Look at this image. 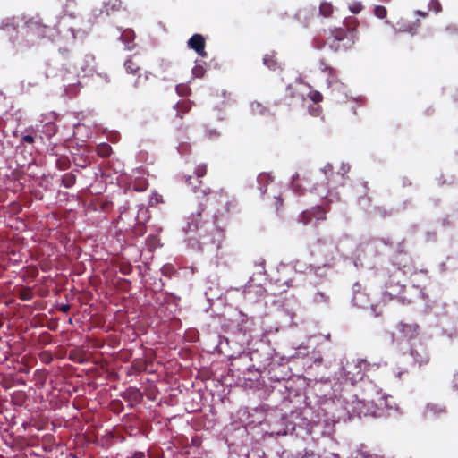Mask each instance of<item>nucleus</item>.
<instances>
[{
    "mask_svg": "<svg viewBox=\"0 0 458 458\" xmlns=\"http://www.w3.org/2000/svg\"><path fill=\"white\" fill-rule=\"evenodd\" d=\"M132 270H133V267L130 263H122L119 266V271L123 275H125V276L131 275Z\"/></svg>",
    "mask_w": 458,
    "mask_h": 458,
    "instance_id": "nucleus-31",
    "label": "nucleus"
},
{
    "mask_svg": "<svg viewBox=\"0 0 458 458\" xmlns=\"http://www.w3.org/2000/svg\"><path fill=\"white\" fill-rule=\"evenodd\" d=\"M446 31L450 34H458V27L456 25H449L446 27Z\"/></svg>",
    "mask_w": 458,
    "mask_h": 458,
    "instance_id": "nucleus-41",
    "label": "nucleus"
},
{
    "mask_svg": "<svg viewBox=\"0 0 458 458\" xmlns=\"http://www.w3.org/2000/svg\"><path fill=\"white\" fill-rule=\"evenodd\" d=\"M359 21L356 18H347L339 27L330 30L327 38L328 47L334 52H343L352 49L359 40Z\"/></svg>",
    "mask_w": 458,
    "mask_h": 458,
    "instance_id": "nucleus-1",
    "label": "nucleus"
},
{
    "mask_svg": "<svg viewBox=\"0 0 458 458\" xmlns=\"http://www.w3.org/2000/svg\"><path fill=\"white\" fill-rule=\"evenodd\" d=\"M47 131L48 132V136L55 133V125L53 123H47L45 125Z\"/></svg>",
    "mask_w": 458,
    "mask_h": 458,
    "instance_id": "nucleus-38",
    "label": "nucleus"
},
{
    "mask_svg": "<svg viewBox=\"0 0 458 458\" xmlns=\"http://www.w3.org/2000/svg\"><path fill=\"white\" fill-rule=\"evenodd\" d=\"M9 27L12 28L13 30H16V27L14 26L13 23L6 24L5 28L8 29Z\"/></svg>",
    "mask_w": 458,
    "mask_h": 458,
    "instance_id": "nucleus-51",
    "label": "nucleus"
},
{
    "mask_svg": "<svg viewBox=\"0 0 458 458\" xmlns=\"http://www.w3.org/2000/svg\"><path fill=\"white\" fill-rule=\"evenodd\" d=\"M112 153V148L108 143H101L97 146V154L101 157H108Z\"/></svg>",
    "mask_w": 458,
    "mask_h": 458,
    "instance_id": "nucleus-23",
    "label": "nucleus"
},
{
    "mask_svg": "<svg viewBox=\"0 0 458 458\" xmlns=\"http://www.w3.org/2000/svg\"><path fill=\"white\" fill-rule=\"evenodd\" d=\"M135 394L140 397V399L141 398V394H140V392L138 390L135 392Z\"/></svg>",
    "mask_w": 458,
    "mask_h": 458,
    "instance_id": "nucleus-55",
    "label": "nucleus"
},
{
    "mask_svg": "<svg viewBox=\"0 0 458 458\" xmlns=\"http://www.w3.org/2000/svg\"><path fill=\"white\" fill-rule=\"evenodd\" d=\"M87 58H89L91 61H94V59H95L94 56H92V55H89V56H87Z\"/></svg>",
    "mask_w": 458,
    "mask_h": 458,
    "instance_id": "nucleus-56",
    "label": "nucleus"
},
{
    "mask_svg": "<svg viewBox=\"0 0 458 458\" xmlns=\"http://www.w3.org/2000/svg\"><path fill=\"white\" fill-rule=\"evenodd\" d=\"M350 10L353 13H358L361 10V4H354L350 7Z\"/></svg>",
    "mask_w": 458,
    "mask_h": 458,
    "instance_id": "nucleus-42",
    "label": "nucleus"
},
{
    "mask_svg": "<svg viewBox=\"0 0 458 458\" xmlns=\"http://www.w3.org/2000/svg\"><path fill=\"white\" fill-rule=\"evenodd\" d=\"M52 341V336L47 332L41 333L39 335V342L40 344L46 345L50 344Z\"/></svg>",
    "mask_w": 458,
    "mask_h": 458,
    "instance_id": "nucleus-33",
    "label": "nucleus"
},
{
    "mask_svg": "<svg viewBox=\"0 0 458 458\" xmlns=\"http://www.w3.org/2000/svg\"><path fill=\"white\" fill-rule=\"evenodd\" d=\"M148 183L144 179H138L134 182L132 187L135 191H144L147 190Z\"/></svg>",
    "mask_w": 458,
    "mask_h": 458,
    "instance_id": "nucleus-28",
    "label": "nucleus"
},
{
    "mask_svg": "<svg viewBox=\"0 0 458 458\" xmlns=\"http://www.w3.org/2000/svg\"><path fill=\"white\" fill-rule=\"evenodd\" d=\"M295 97L293 86L289 85L286 88V98H293Z\"/></svg>",
    "mask_w": 458,
    "mask_h": 458,
    "instance_id": "nucleus-39",
    "label": "nucleus"
},
{
    "mask_svg": "<svg viewBox=\"0 0 458 458\" xmlns=\"http://www.w3.org/2000/svg\"><path fill=\"white\" fill-rule=\"evenodd\" d=\"M250 109L253 114L263 115L267 113V108L259 101H253L250 104Z\"/></svg>",
    "mask_w": 458,
    "mask_h": 458,
    "instance_id": "nucleus-22",
    "label": "nucleus"
},
{
    "mask_svg": "<svg viewBox=\"0 0 458 458\" xmlns=\"http://www.w3.org/2000/svg\"><path fill=\"white\" fill-rule=\"evenodd\" d=\"M76 182V176L72 173H66L62 177V185L65 188L72 187Z\"/></svg>",
    "mask_w": 458,
    "mask_h": 458,
    "instance_id": "nucleus-26",
    "label": "nucleus"
},
{
    "mask_svg": "<svg viewBox=\"0 0 458 458\" xmlns=\"http://www.w3.org/2000/svg\"><path fill=\"white\" fill-rule=\"evenodd\" d=\"M321 270V267L320 266H318L315 267V273L318 275V271Z\"/></svg>",
    "mask_w": 458,
    "mask_h": 458,
    "instance_id": "nucleus-52",
    "label": "nucleus"
},
{
    "mask_svg": "<svg viewBox=\"0 0 458 458\" xmlns=\"http://www.w3.org/2000/svg\"><path fill=\"white\" fill-rule=\"evenodd\" d=\"M71 309V306L69 304H63L61 305L58 310L64 313H67Z\"/></svg>",
    "mask_w": 458,
    "mask_h": 458,
    "instance_id": "nucleus-45",
    "label": "nucleus"
},
{
    "mask_svg": "<svg viewBox=\"0 0 458 458\" xmlns=\"http://www.w3.org/2000/svg\"><path fill=\"white\" fill-rule=\"evenodd\" d=\"M381 2H384V3H388L390 2V0H380Z\"/></svg>",
    "mask_w": 458,
    "mask_h": 458,
    "instance_id": "nucleus-58",
    "label": "nucleus"
},
{
    "mask_svg": "<svg viewBox=\"0 0 458 458\" xmlns=\"http://www.w3.org/2000/svg\"><path fill=\"white\" fill-rule=\"evenodd\" d=\"M319 69L322 72H326L327 69H329V75L332 77L335 76V70L328 65L324 60L319 61Z\"/></svg>",
    "mask_w": 458,
    "mask_h": 458,
    "instance_id": "nucleus-32",
    "label": "nucleus"
},
{
    "mask_svg": "<svg viewBox=\"0 0 458 458\" xmlns=\"http://www.w3.org/2000/svg\"><path fill=\"white\" fill-rule=\"evenodd\" d=\"M446 413L447 410L444 405L433 403L427 404L424 411V415L428 419H440Z\"/></svg>",
    "mask_w": 458,
    "mask_h": 458,
    "instance_id": "nucleus-13",
    "label": "nucleus"
},
{
    "mask_svg": "<svg viewBox=\"0 0 458 458\" xmlns=\"http://www.w3.org/2000/svg\"><path fill=\"white\" fill-rule=\"evenodd\" d=\"M121 0H103V10L108 15L111 12L118 11L121 8Z\"/></svg>",
    "mask_w": 458,
    "mask_h": 458,
    "instance_id": "nucleus-15",
    "label": "nucleus"
},
{
    "mask_svg": "<svg viewBox=\"0 0 458 458\" xmlns=\"http://www.w3.org/2000/svg\"><path fill=\"white\" fill-rule=\"evenodd\" d=\"M428 9L438 13L442 11V5L439 0H430L428 4Z\"/></svg>",
    "mask_w": 458,
    "mask_h": 458,
    "instance_id": "nucleus-30",
    "label": "nucleus"
},
{
    "mask_svg": "<svg viewBox=\"0 0 458 458\" xmlns=\"http://www.w3.org/2000/svg\"><path fill=\"white\" fill-rule=\"evenodd\" d=\"M309 97L314 103H319L323 99V96L318 91H310Z\"/></svg>",
    "mask_w": 458,
    "mask_h": 458,
    "instance_id": "nucleus-34",
    "label": "nucleus"
},
{
    "mask_svg": "<svg viewBox=\"0 0 458 458\" xmlns=\"http://www.w3.org/2000/svg\"><path fill=\"white\" fill-rule=\"evenodd\" d=\"M188 47L194 50L199 56H207V52L205 51L206 42L201 34L196 33L192 35L188 40Z\"/></svg>",
    "mask_w": 458,
    "mask_h": 458,
    "instance_id": "nucleus-12",
    "label": "nucleus"
},
{
    "mask_svg": "<svg viewBox=\"0 0 458 458\" xmlns=\"http://www.w3.org/2000/svg\"><path fill=\"white\" fill-rule=\"evenodd\" d=\"M350 165L348 164H342L339 170L335 172L334 167L331 164H327L323 168V172L327 180V185L332 188H337L344 185L346 182V174L350 171Z\"/></svg>",
    "mask_w": 458,
    "mask_h": 458,
    "instance_id": "nucleus-4",
    "label": "nucleus"
},
{
    "mask_svg": "<svg viewBox=\"0 0 458 458\" xmlns=\"http://www.w3.org/2000/svg\"><path fill=\"white\" fill-rule=\"evenodd\" d=\"M207 174L206 164H199L195 166L193 175H187L185 177L186 184L192 189L194 192H201L204 197H208V201L212 203H218L217 198H226V193L221 190L220 191H213L208 187L201 189L202 181L200 178Z\"/></svg>",
    "mask_w": 458,
    "mask_h": 458,
    "instance_id": "nucleus-3",
    "label": "nucleus"
},
{
    "mask_svg": "<svg viewBox=\"0 0 458 458\" xmlns=\"http://www.w3.org/2000/svg\"><path fill=\"white\" fill-rule=\"evenodd\" d=\"M334 7L331 3L327 1L321 2L319 5V14L325 18L330 17L333 13Z\"/></svg>",
    "mask_w": 458,
    "mask_h": 458,
    "instance_id": "nucleus-20",
    "label": "nucleus"
},
{
    "mask_svg": "<svg viewBox=\"0 0 458 458\" xmlns=\"http://www.w3.org/2000/svg\"><path fill=\"white\" fill-rule=\"evenodd\" d=\"M408 370L407 369H404V370H402V371H398L396 374H395V377L399 379L402 378V375L403 374H408Z\"/></svg>",
    "mask_w": 458,
    "mask_h": 458,
    "instance_id": "nucleus-48",
    "label": "nucleus"
},
{
    "mask_svg": "<svg viewBox=\"0 0 458 458\" xmlns=\"http://www.w3.org/2000/svg\"><path fill=\"white\" fill-rule=\"evenodd\" d=\"M263 64L270 70H276L278 67L277 59L276 53L273 51L269 54H266L263 57Z\"/></svg>",
    "mask_w": 458,
    "mask_h": 458,
    "instance_id": "nucleus-17",
    "label": "nucleus"
},
{
    "mask_svg": "<svg viewBox=\"0 0 458 458\" xmlns=\"http://www.w3.org/2000/svg\"><path fill=\"white\" fill-rule=\"evenodd\" d=\"M312 216L317 221H322L327 219V210L321 206H316L311 208Z\"/></svg>",
    "mask_w": 458,
    "mask_h": 458,
    "instance_id": "nucleus-21",
    "label": "nucleus"
},
{
    "mask_svg": "<svg viewBox=\"0 0 458 458\" xmlns=\"http://www.w3.org/2000/svg\"><path fill=\"white\" fill-rule=\"evenodd\" d=\"M273 181V177L267 173H261L258 178L257 182L259 184V189L261 193H265L267 191V186Z\"/></svg>",
    "mask_w": 458,
    "mask_h": 458,
    "instance_id": "nucleus-16",
    "label": "nucleus"
},
{
    "mask_svg": "<svg viewBox=\"0 0 458 458\" xmlns=\"http://www.w3.org/2000/svg\"><path fill=\"white\" fill-rule=\"evenodd\" d=\"M420 26V21L417 20V21L412 26L406 27L403 30L405 31H408V32H411V33H415Z\"/></svg>",
    "mask_w": 458,
    "mask_h": 458,
    "instance_id": "nucleus-36",
    "label": "nucleus"
},
{
    "mask_svg": "<svg viewBox=\"0 0 458 458\" xmlns=\"http://www.w3.org/2000/svg\"><path fill=\"white\" fill-rule=\"evenodd\" d=\"M404 291L405 285L401 284L395 275H392L386 283L383 298L385 301L398 300L403 302L405 300Z\"/></svg>",
    "mask_w": 458,
    "mask_h": 458,
    "instance_id": "nucleus-6",
    "label": "nucleus"
},
{
    "mask_svg": "<svg viewBox=\"0 0 458 458\" xmlns=\"http://www.w3.org/2000/svg\"><path fill=\"white\" fill-rule=\"evenodd\" d=\"M417 13H418L419 15L423 16V17H425L427 15L426 13H423V12H420V11H418Z\"/></svg>",
    "mask_w": 458,
    "mask_h": 458,
    "instance_id": "nucleus-53",
    "label": "nucleus"
},
{
    "mask_svg": "<svg viewBox=\"0 0 458 458\" xmlns=\"http://www.w3.org/2000/svg\"><path fill=\"white\" fill-rule=\"evenodd\" d=\"M68 2H71V3H76L77 0H67Z\"/></svg>",
    "mask_w": 458,
    "mask_h": 458,
    "instance_id": "nucleus-57",
    "label": "nucleus"
},
{
    "mask_svg": "<svg viewBox=\"0 0 458 458\" xmlns=\"http://www.w3.org/2000/svg\"><path fill=\"white\" fill-rule=\"evenodd\" d=\"M397 327L403 337L408 340L415 339L420 334V326L415 322H400Z\"/></svg>",
    "mask_w": 458,
    "mask_h": 458,
    "instance_id": "nucleus-11",
    "label": "nucleus"
},
{
    "mask_svg": "<svg viewBox=\"0 0 458 458\" xmlns=\"http://www.w3.org/2000/svg\"><path fill=\"white\" fill-rule=\"evenodd\" d=\"M295 183H296V179H295V177H293L292 184H293V187L294 188V191H299V188H298V186H296Z\"/></svg>",
    "mask_w": 458,
    "mask_h": 458,
    "instance_id": "nucleus-50",
    "label": "nucleus"
},
{
    "mask_svg": "<svg viewBox=\"0 0 458 458\" xmlns=\"http://www.w3.org/2000/svg\"><path fill=\"white\" fill-rule=\"evenodd\" d=\"M389 398L392 397L383 393L372 381L364 383L362 402L371 405L373 416H383L393 409Z\"/></svg>",
    "mask_w": 458,
    "mask_h": 458,
    "instance_id": "nucleus-2",
    "label": "nucleus"
},
{
    "mask_svg": "<svg viewBox=\"0 0 458 458\" xmlns=\"http://www.w3.org/2000/svg\"><path fill=\"white\" fill-rule=\"evenodd\" d=\"M126 458H145V454L144 452L138 451L133 453L131 455L127 456Z\"/></svg>",
    "mask_w": 458,
    "mask_h": 458,
    "instance_id": "nucleus-44",
    "label": "nucleus"
},
{
    "mask_svg": "<svg viewBox=\"0 0 458 458\" xmlns=\"http://www.w3.org/2000/svg\"><path fill=\"white\" fill-rule=\"evenodd\" d=\"M124 68L128 73H131V74H135L140 70V65L135 61H133L131 58L127 59L124 62Z\"/></svg>",
    "mask_w": 458,
    "mask_h": 458,
    "instance_id": "nucleus-24",
    "label": "nucleus"
},
{
    "mask_svg": "<svg viewBox=\"0 0 458 458\" xmlns=\"http://www.w3.org/2000/svg\"><path fill=\"white\" fill-rule=\"evenodd\" d=\"M23 28L27 34H35L39 38L48 36L51 28L41 22L40 20L36 18H30L24 22Z\"/></svg>",
    "mask_w": 458,
    "mask_h": 458,
    "instance_id": "nucleus-8",
    "label": "nucleus"
},
{
    "mask_svg": "<svg viewBox=\"0 0 458 458\" xmlns=\"http://www.w3.org/2000/svg\"><path fill=\"white\" fill-rule=\"evenodd\" d=\"M105 81H106V82H109V81H110V80L108 79V76H107L106 74H105Z\"/></svg>",
    "mask_w": 458,
    "mask_h": 458,
    "instance_id": "nucleus-54",
    "label": "nucleus"
},
{
    "mask_svg": "<svg viewBox=\"0 0 458 458\" xmlns=\"http://www.w3.org/2000/svg\"><path fill=\"white\" fill-rule=\"evenodd\" d=\"M191 102L188 99L178 101L173 107V112L169 114V120L172 124L176 126L179 130L183 128L182 120L183 116L191 109Z\"/></svg>",
    "mask_w": 458,
    "mask_h": 458,
    "instance_id": "nucleus-7",
    "label": "nucleus"
},
{
    "mask_svg": "<svg viewBox=\"0 0 458 458\" xmlns=\"http://www.w3.org/2000/svg\"><path fill=\"white\" fill-rule=\"evenodd\" d=\"M335 257L333 251L327 250L321 260H318V262L321 263L323 267H332L335 262Z\"/></svg>",
    "mask_w": 458,
    "mask_h": 458,
    "instance_id": "nucleus-19",
    "label": "nucleus"
},
{
    "mask_svg": "<svg viewBox=\"0 0 458 458\" xmlns=\"http://www.w3.org/2000/svg\"><path fill=\"white\" fill-rule=\"evenodd\" d=\"M315 11L313 9L304 8L300 10L296 14L295 18L297 21L301 22L304 27H307L311 20L315 16Z\"/></svg>",
    "mask_w": 458,
    "mask_h": 458,
    "instance_id": "nucleus-14",
    "label": "nucleus"
},
{
    "mask_svg": "<svg viewBox=\"0 0 458 458\" xmlns=\"http://www.w3.org/2000/svg\"><path fill=\"white\" fill-rule=\"evenodd\" d=\"M322 361H323V358L321 356L314 357V363L317 366L321 365Z\"/></svg>",
    "mask_w": 458,
    "mask_h": 458,
    "instance_id": "nucleus-47",
    "label": "nucleus"
},
{
    "mask_svg": "<svg viewBox=\"0 0 458 458\" xmlns=\"http://www.w3.org/2000/svg\"><path fill=\"white\" fill-rule=\"evenodd\" d=\"M312 219L313 216L311 209L305 210L298 216V222L301 223L303 225H309Z\"/></svg>",
    "mask_w": 458,
    "mask_h": 458,
    "instance_id": "nucleus-27",
    "label": "nucleus"
},
{
    "mask_svg": "<svg viewBox=\"0 0 458 458\" xmlns=\"http://www.w3.org/2000/svg\"><path fill=\"white\" fill-rule=\"evenodd\" d=\"M21 140L25 143H28V144H32L34 142V137L31 136V135H24L22 138H21Z\"/></svg>",
    "mask_w": 458,
    "mask_h": 458,
    "instance_id": "nucleus-43",
    "label": "nucleus"
},
{
    "mask_svg": "<svg viewBox=\"0 0 458 458\" xmlns=\"http://www.w3.org/2000/svg\"><path fill=\"white\" fill-rule=\"evenodd\" d=\"M326 249V242L325 240L319 239L317 242L316 252L318 254H322Z\"/></svg>",
    "mask_w": 458,
    "mask_h": 458,
    "instance_id": "nucleus-35",
    "label": "nucleus"
},
{
    "mask_svg": "<svg viewBox=\"0 0 458 458\" xmlns=\"http://www.w3.org/2000/svg\"><path fill=\"white\" fill-rule=\"evenodd\" d=\"M141 81H142L141 75H139L137 80L134 82V88H136V89L140 88L141 86Z\"/></svg>",
    "mask_w": 458,
    "mask_h": 458,
    "instance_id": "nucleus-46",
    "label": "nucleus"
},
{
    "mask_svg": "<svg viewBox=\"0 0 458 458\" xmlns=\"http://www.w3.org/2000/svg\"><path fill=\"white\" fill-rule=\"evenodd\" d=\"M275 207H276V209L278 210L282 206H283V199L281 197H275Z\"/></svg>",
    "mask_w": 458,
    "mask_h": 458,
    "instance_id": "nucleus-40",
    "label": "nucleus"
},
{
    "mask_svg": "<svg viewBox=\"0 0 458 458\" xmlns=\"http://www.w3.org/2000/svg\"><path fill=\"white\" fill-rule=\"evenodd\" d=\"M370 364L364 359H357L347 363L344 367V373L347 380L352 384L363 379L365 372L369 369Z\"/></svg>",
    "mask_w": 458,
    "mask_h": 458,
    "instance_id": "nucleus-5",
    "label": "nucleus"
},
{
    "mask_svg": "<svg viewBox=\"0 0 458 458\" xmlns=\"http://www.w3.org/2000/svg\"><path fill=\"white\" fill-rule=\"evenodd\" d=\"M329 295L325 292L318 291L312 297V303L316 305L327 304L329 302Z\"/></svg>",
    "mask_w": 458,
    "mask_h": 458,
    "instance_id": "nucleus-18",
    "label": "nucleus"
},
{
    "mask_svg": "<svg viewBox=\"0 0 458 458\" xmlns=\"http://www.w3.org/2000/svg\"><path fill=\"white\" fill-rule=\"evenodd\" d=\"M314 454L313 453L306 452L301 458H313Z\"/></svg>",
    "mask_w": 458,
    "mask_h": 458,
    "instance_id": "nucleus-49",
    "label": "nucleus"
},
{
    "mask_svg": "<svg viewBox=\"0 0 458 458\" xmlns=\"http://www.w3.org/2000/svg\"><path fill=\"white\" fill-rule=\"evenodd\" d=\"M192 72L196 77L200 78L204 74V70L201 66H195L192 70Z\"/></svg>",
    "mask_w": 458,
    "mask_h": 458,
    "instance_id": "nucleus-37",
    "label": "nucleus"
},
{
    "mask_svg": "<svg viewBox=\"0 0 458 458\" xmlns=\"http://www.w3.org/2000/svg\"><path fill=\"white\" fill-rule=\"evenodd\" d=\"M50 360H52V357L51 356L48 357L47 362H49Z\"/></svg>",
    "mask_w": 458,
    "mask_h": 458,
    "instance_id": "nucleus-59",
    "label": "nucleus"
},
{
    "mask_svg": "<svg viewBox=\"0 0 458 458\" xmlns=\"http://www.w3.org/2000/svg\"><path fill=\"white\" fill-rule=\"evenodd\" d=\"M17 296L21 301H30L32 300L34 293L30 287H22L19 290V293H17Z\"/></svg>",
    "mask_w": 458,
    "mask_h": 458,
    "instance_id": "nucleus-25",
    "label": "nucleus"
},
{
    "mask_svg": "<svg viewBox=\"0 0 458 458\" xmlns=\"http://www.w3.org/2000/svg\"><path fill=\"white\" fill-rule=\"evenodd\" d=\"M374 14L379 19H384L386 17L387 11H386V7L381 6V5H377L374 8Z\"/></svg>",
    "mask_w": 458,
    "mask_h": 458,
    "instance_id": "nucleus-29",
    "label": "nucleus"
},
{
    "mask_svg": "<svg viewBox=\"0 0 458 458\" xmlns=\"http://www.w3.org/2000/svg\"><path fill=\"white\" fill-rule=\"evenodd\" d=\"M410 354L413 358L414 363L418 364L419 367L425 366L430 361L428 350L423 344L411 347Z\"/></svg>",
    "mask_w": 458,
    "mask_h": 458,
    "instance_id": "nucleus-9",
    "label": "nucleus"
},
{
    "mask_svg": "<svg viewBox=\"0 0 458 458\" xmlns=\"http://www.w3.org/2000/svg\"><path fill=\"white\" fill-rule=\"evenodd\" d=\"M292 274L293 271H277L276 275L274 276L271 280L281 292H284L293 285V278L290 276Z\"/></svg>",
    "mask_w": 458,
    "mask_h": 458,
    "instance_id": "nucleus-10",
    "label": "nucleus"
}]
</instances>
